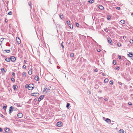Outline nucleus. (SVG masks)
Returning a JSON list of instances; mask_svg holds the SVG:
<instances>
[{"label":"nucleus","mask_w":133,"mask_h":133,"mask_svg":"<svg viewBox=\"0 0 133 133\" xmlns=\"http://www.w3.org/2000/svg\"><path fill=\"white\" fill-rule=\"evenodd\" d=\"M34 88V85L33 84H29V90H32Z\"/></svg>","instance_id":"obj_1"},{"label":"nucleus","mask_w":133,"mask_h":133,"mask_svg":"<svg viewBox=\"0 0 133 133\" xmlns=\"http://www.w3.org/2000/svg\"><path fill=\"white\" fill-rule=\"evenodd\" d=\"M16 40L18 44H19L21 42V40L18 37H16Z\"/></svg>","instance_id":"obj_2"},{"label":"nucleus","mask_w":133,"mask_h":133,"mask_svg":"<svg viewBox=\"0 0 133 133\" xmlns=\"http://www.w3.org/2000/svg\"><path fill=\"white\" fill-rule=\"evenodd\" d=\"M44 97V96L43 95H41L39 97L38 99V101L39 102Z\"/></svg>","instance_id":"obj_3"},{"label":"nucleus","mask_w":133,"mask_h":133,"mask_svg":"<svg viewBox=\"0 0 133 133\" xmlns=\"http://www.w3.org/2000/svg\"><path fill=\"white\" fill-rule=\"evenodd\" d=\"M39 95V94L38 92H36L33 93H32L31 95L32 96L35 97H36L38 96Z\"/></svg>","instance_id":"obj_4"},{"label":"nucleus","mask_w":133,"mask_h":133,"mask_svg":"<svg viewBox=\"0 0 133 133\" xmlns=\"http://www.w3.org/2000/svg\"><path fill=\"white\" fill-rule=\"evenodd\" d=\"M107 40L108 42L110 44H112V41L110 38L109 37L107 38Z\"/></svg>","instance_id":"obj_5"},{"label":"nucleus","mask_w":133,"mask_h":133,"mask_svg":"<svg viewBox=\"0 0 133 133\" xmlns=\"http://www.w3.org/2000/svg\"><path fill=\"white\" fill-rule=\"evenodd\" d=\"M10 59L12 62H14L15 61L16 59V58L14 56H11L10 57Z\"/></svg>","instance_id":"obj_6"},{"label":"nucleus","mask_w":133,"mask_h":133,"mask_svg":"<svg viewBox=\"0 0 133 133\" xmlns=\"http://www.w3.org/2000/svg\"><path fill=\"white\" fill-rule=\"evenodd\" d=\"M62 125V123L61 122H59L57 123V125L58 127H61Z\"/></svg>","instance_id":"obj_7"},{"label":"nucleus","mask_w":133,"mask_h":133,"mask_svg":"<svg viewBox=\"0 0 133 133\" xmlns=\"http://www.w3.org/2000/svg\"><path fill=\"white\" fill-rule=\"evenodd\" d=\"M13 108L14 107L12 106H11L10 107L9 109V114H10L13 111Z\"/></svg>","instance_id":"obj_8"},{"label":"nucleus","mask_w":133,"mask_h":133,"mask_svg":"<svg viewBox=\"0 0 133 133\" xmlns=\"http://www.w3.org/2000/svg\"><path fill=\"white\" fill-rule=\"evenodd\" d=\"M17 116L18 118H21L22 117L23 114L21 113H19L17 114Z\"/></svg>","instance_id":"obj_9"},{"label":"nucleus","mask_w":133,"mask_h":133,"mask_svg":"<svg viewBox=\"0 0 133 133\" xmlns=\"http://www.w3.org/2000/svg\"><path fill=\"white\" fill-rule=\"evenodd\" d=\"M50 91V89H49V88H44V92H48Z\"/></svg>","instance_id":"obj_10"},{"label":"nucleus","mask_w":133,"mask_h":133,"mask_svg":"<svg viewBox=\"0 0 133 133\" xmlns=\"http://www.w3.org/2000/svg\"><path fill=\"white\" fill-rule=\"evenodd\" d=\"M12 88L14 90H15L17 89L18 87L17 85H14L13 86Z\"/></svg>","instance_id":"obj_11"},{"label":"nucleus","mask_w":133,"mask_h":133,"mask_svg":"<svg viewBox=\"0 0 133 133\" xmlns=\"http://www.w3.org/2000/svg\"><path fill=\"white\" fill-rule=\"evenodd\" d=\"M105 121L107 123H110L111 122V120L108 118H107Z\"/></svg>","instance_id":"obj_12"},{"label":"nucleus","mask_w":133,"mask_h":133,"mask_svg":"<svg viewBox=\"0 0 133 133\" xmlns=\"http://www.w3.org/2000/svg\"><path fill=\"white\" fill-rule=\"evenodd\" d=\"M37 81H38L39 80V77L38 76L36 75L35 77L34 78Z\"/></svg>","instance_id":"obj_13"},{"label":"nucleus","mask_w":133,"mask_h":133,"mask_svg":"<svg viewBox=\"0 0 133 133\" xmlns=\"http://www.w3.org/2000/svg\"><path fill=\"white\" fill-rule=\"evenodd\" d=\"M120 23H119V24H124L125 23V21L124 20H122L120 21Z\"/></svg>","instance_id":"obj_14"},{"label":"nucleus","mask_w":133,"mask_h":133,"mask_svg":"<svg viewBox=\"0 0 133 133\" xmlns=\"http://www.w3.org/2000/svg\"><path fill=\"white\" fill-rule=\"evenodd\" d=\"M99 9L101 10H103L104 9V7L103 6L101 5H99Z\"/></svg>","instance_id":"obj_15"},{"label":"nucleus","mask_w":133,"mask_h":133,"mask_svg":"<svg viewBox=\"0 0 133 133\" xmlns=\"http://www.w3.org/2000/svg\"><path fill=\"white\" fill-rule=\"evenodd\" d=\"M5 61H6L8 62H10V59L9 58H5Z\"/></svg>","instance_id":"obj_16"},{"label":"nucleus","mask_w":133,"mask_h":133,"mask_svg":"<svg viewBox=\"0 0 133 133\" xmlns=\"http://www.w3.org/2000/svg\"><path fill=\"white\" fill-rule=\"evenodd\" d=\"M59 17L61 19H62L63 18V16L62 14H61L59 15Z\"/></svg>","instance_id":"obj_17"},{"label":"nucleus","mask_w":133,"mask_h":133,"mask_svg":"<svg viewBox=\"0 0 133 133\" xmlns=\"http://www.w3.org/2000/svg\"><path fill=\"white\" fill-rule=\"evenodd\" d=\"M26 75V73L25 72H23L22 74V76L24 77H25Z\"/></svg>","instance_id":"obj_18"},{"label":"nucleus","mask_w":133,"mask_h":133,"mask_svg":"<svg viewBox=\"0 0 133 133\" xmlns=\"http://www.w3.org/2000/svg\"><path fill=\"white\" fill-rule=\"evenodd\" d=\"M128 55V57H132L133 56V54L132 53H130Z\"/></svg>","instance_id":"obj_19"},{"label":"nucleus","mask_w":133,"mask_h":133,"mask_svg":"<svg viewBox=\"0 0 133 133\" xmlns=\"http://www.w3.org/2000/svg\"><path fill=\"white\" fill-rule=\"evenodd\" d=\"M107 18L108 20H110L111 19V16L110 15H108L107 16Z\"/></svg>","instance_id":"obj_20"},{"label":"nucleus","mask_w":133,"mask_h":133,"mask_svg":"<svg viewBox=\"0 0 133 133\" xmlns=\"http://www.w3.org/2000/svg\"><path fill=\"white\" fill-rule=\"evenodd\" d=\"M7 107V105L5 104L4 106H3V108L4 110H5Z\"/></svg>","instance_id":"obj_21"},{"label":"nucleus","mask_w":133,"mask_h":133,"mask_svg":"<svg viewBox=\"0 0 133 133\" xmlns=\"http://www.w3.org/2000/svg\"><path fill=\"white\" fill-rule=\"evenodd\" d=\"M69 26L70 28L71 29H72L73 28V25L72 24H70L69 25Z\"/></svg>","instance_id":"obj_22"},{"label":"nucleus","mask_w":133,"mask_h":133,"mask_svg":"<svg viewBox=\"0 0 133 133\" xmlns=\"http://www.w3.org/2000/svg\"><path fill=\"white\" fill-rule=\"evenodd\" d=\"M109 80L108 78H105L104 80V82L105 83H107L108 82Z\"/></svg>","instance_id":"obj_23"},{"label":"nucleus","mask_w":133,"mask_h":133,"mask_svg":"<svg viewBox=\"0 0 133 133\" xmlns=\"http://www.w3.org/2000/svg\"><path fill=\"white\" fill-rule=\"evenodd\" d=\"M119 133H124V131L123 129L120 130H119Z\"/></svg>","instance_id":"obj_24"},{"label":"nucleus","mask_w":133,"mask_h":133,"mask_svg":"<svg viewBox=\"0 0 133 133\" xmlns=\"http://www.w3.org/2000/svg\"><path fill=\"white\" fill-rule=\"evenodd\" d=\"M88 2L91 3H92L94 2L93 0H89L88 1Z\"/></svg>","instance_id":"obj_25"},{"label":"nucleus","mask_w":133,"mask_h":133,"mask_svg":"<svg viewBox=\"0 0 133 133\" xmlns=\"http://www.w3.org/2000/svg\"><path fill=\"white\" fill-rule=\"evenodd\" d=\"M70 105V104L69 103H67L66 104V107L68 109H69V106Z\"/></svg>","instance_id":"obj_26"},{"label":"nucleus","mask_w":133,"mask_h":133,"mask_svg":"<svg viewBox=\"0 0 133 133\" xmlns=\"http://www.w3.org/2000/svg\"><path fill=\"white\" fill-rule=\"evenodd\" d=\"M110 83L111 85H113L114 83L113 81L112 80H111L110 82Z\"/></svg>","instance_id":"obj_27"},{"label":"nucleus","mask_w":133,"mask_h":133,"mask_svg":"<svg viewBox=\"0 0 133 133\" xmlns=\"http://www.w3.org/2000/svg\"><path fill=\"white\" fill-rule=\"evenodd\" d=\"M74 54L73 53H71L70 54V56L71 57H74Z\"/></svg>","instance_id":"obj_28"},{"label":"nucleus","mask_w":133,"mask_h":133,"mask_svg":"<svg viewBox=\"0 0 133 133\" xmlns=\"http://www.w3.org/2000/svg\"><path fill=\"white\" fill-rule=\"evenodd\" d=\"M3 39H4L3 38H2L1 39H0V44H1V43H2L1 42H2V41H3Z\"/></svg>","instance_id":"obj_29"},{"label":"nucleus","mask_w":133,"mask_h":133,"mask_svg":"<svg viewBox=\"0 0 133 133\" xmlns=\"http://www.w3.org/2000/svg\"><path fill=\"white\" fill-rule=\"evenodd\" d=\"M1 71L2 72L3 71L5 72V69L4 68H2L1 69Z\"/></svg>","instance_id":"obj_30"},{"label":"nucleus","mask_w":133,"mask_h":133,"mask_svg":"<svg viewBox=\"0 0 133 133\" xmlns=\"http://www.w3.org/2000/svg\"><path fill=\"white\" fill-rule=\"evenodd\" d=\"M113 64L114 65H115L116 64V61L115 60H114L113 61Z\"/></svg>","instance_id":"obj_31"},{"label":"nucleus","mask_w":133,"mask_h":133,"mask_svg":"<svg viewBox=\"0 0 133 133\" xmlns=\"http://www.w3.org/2000/svg\"><path fill=\"white\" fill-rule=\"evenodd\" d=\"M11 80L13 82H14L15 81V79L13 78H11Z\"/></svg>","instance_id":"obj_32"},{"label":"nucleus","mask_w":133,"mask_h":133,"mask_svg":"<svg viewBox=\"0 0 133 133\" xmlns=\"http://www.w3.org/2000/svg\"><path fill=\"white\" fill-rule=\"evenodd\" d=\"M28 4H29V5L30 6V8H31V3L30 2H28Z\"/></svg>","instance_id":"obj_33"},{"label":"nucleus","mask_w":133,"mask_h":133,"mask_svg":"<svg viewBox=\"0 0 133 133\" xmlns=\"http://www.w3.org/2000/svg\"><path fill=\"white\" fill-rule=\"evenodd\" d=\"M117 45L118 46H121V44L119 42H118L117 43Z\"/></svg>","instance_id":"obj_34"},{"label":"nucleus","mask_w":133,"mask_h":133,"mask_svg":"<svg viewBox=\"0 0 133 133\" xmlns=\"http://www.w3.org/2000/svg\"><path fill=\"white\" fill-rule=\"evenodd\" d=\"M28 74L30 75H31L32 74V71L31 70H29L28 71Z\"/></svg>","instance_id":"obj_35"},{"label":"nucleus","mask_w":133,"mask_h":133,"mask_svg":"<svg viewBox=\"0 0 133 133\" xmlns=\"http://www.w3.org/2000/svg\"><path fill=\"white\" fill-rule=\"evenodd\" d=\"M4 51H5L7 53H9L10 52V50H4Z\"/></svg>","instance_id":"obj_36"},{"label":"nucleus","mask_w":133,"mask_h":133,"mask_svg":"<svg viewBox=\"0 0 133 133\" xmlns=\"http://www.w3.org/2000/svg\"><path fill=\"white\" fill-rule=\"evenodd\" d=\"M29 85L28 84H26L25 85V87L26 88H28V89H29Z\"/></svg>","instance_id":"obj_37"},{"label":"nucleus","mask_w":133,"mask_h":133,"mask_svg":"<svg viewBox=\"0 0 133 133\" xmlns=\"http://www.w3.org/2000/svg\"><path fill=\"white\" fill-rule=\"evenodd\" d=\"M130 42L131 43H133V39H130Z\"/></svg>","instance_id":"obj_38"},{"label":"nucleus","mask_w":133,"mask_h":133,"mask_svg":"<svg viewBox=\"0 0 133 133\" xmlns=\"http://www.w3.org/2000/svg\"><path fill=\"white\" fill-rule=\"evenodd\" d=\"M67 24L68 25H69V24H70V22L69 21H67L66 22Z\"/></svg>","instance_id":"obj_39"},{"label":"nucleus","mask_w":133,"mask_h":133,"mask_svg":"<svg viewBox=\"0 0 133 133\" xmlns=\"http://www.w3.org/2000/svg\"><path fill=\"white\" fill-rule=\"evenodd\" d=\"M119 68L118 66H117L115 68V69L116 70H118L119 69Z\"/></svg>","instance_id":"obj_40"},{"label":"nucleus","mask_w":133,"mask_h":133,"mask_svg":"<svg viewBox=\"0 0 133 133\" xmlns=\"http://www.w3.org/2000/svg\"><path fill=\"white\" fill-rule=\"evenodd\" d=\"M118 57L120 59H121L122 58H121V56L120 55H118Z\"/></svg>","instance_id":"obj_41"},{"label":"nucleus","mask_w":133,"mask_h":133,"mask_svg":"<svg viewBox=\"0 0 133 133\" xmlns=\"http://www.w3.org/2000/svg\"><path fill=\"white\" fill-rule=\"evenodd\" d=\"M76 26L77 27H78L79 26V23H76Z\"/></svg>","instance_id":"obj_42"},{"label":"nucleus","mask_w":133,"mask_h":133,"mask_svg":"<svg viewBox=\"0 0 133 133\" xmlns=\"http://www.w3.org/2000/svg\"><path fill=\"white\" fill-rule=\"evenodd\" d=\"M15 73H14V72H13L12 73V75L13 77H15Z\"/></svg>","instance_id":"obj_43"},{"label":"nucleus","mask_w":133,"mask_h":133,"mask_svg":"<svg viewBox=\"0 0 133 133\" xmlns=\"http://www.w3.org/2000/svg\"><path fill=\"white\" fill-rule=\"evenodd\" d=\"M23 68L24 69H26V66L25 65H24L23 66Z\"/></svg>","instance_id":"obj_44"},{"label":"nucleus","mask_w":133,"mask_h":133,"mask_svg":"<svg viewBox=\"0 0 133 133\" xmlns=\"http://www.w3.org/2000/svg\"><path fill=\"white\" fill-rule=\"evenodd\" d=\"M120 8L119 6L117 7L116 8V9L118 10H120Z\"/></svg>","instance_id":"obj_45"},{"label":"nucleus","mask_w":133,"mask_h":133,"mask_svg":"<svg viewBox=\"0 0 133 133\" xmlns=\"http://www.w3.org/2000/svg\"><path fill=\"white\" fill-rule=\"evenodd\" d=\"M6 46H9L10 45L9 43H7L6 44Z\"/></svg>","instance_id":"obj_46"},{"label":"nucleus","mask_w":133,"mask_h":133,"mask_svg":"<svg viewBox=\"0 0 133 133\" xmlns=\"http://www.w3.org/2000/svg\"><path fill=\"white\" fill-rule=\"evenodd\" d=\"M17 104V106L18 107H20L21 106V105H20V104Z\"/></svg>","instance_id":"obj_47"},{"label":"nucleus","mask_w":133,"mask_h":133,"mask_svg":"<svg viewBox=\"0 0 133 133\" xmlns=\"http://www.w3.org/2000/svg\"><path fill=\"white\" fill-rule=\"evenodd\" d=\"M128 104L129 105H132V103L130 102H129L128 103Z\"/></svg>","instance_id":"obj_48"},{"label":"nucleus","mask_w":133,"mask_h":133,"mask_svg":"<svg viewBox=\"0 0 133 133\" xmlns=\"http://www.w3.org/2000/svg\"><path fill=\"white\" fill-rule=\"evenodd\" d=\"M104 31L106 32H107L108 31V30H107V28H105L104 29Z\"/></svg>","instance_id":"obj_49"},{"label":"nucleus","mask_w":133,"mask_h":133,"mask_svg":"<svg viewBox=\"0 0 133 133\" xmlns=\"http://www.w3.org/2000/svg\"><path fill=\"white\" fill-rule=\"evenodd\" d=\"M12 12L11 11H10L8 13V14L9 15H10L11 14Z\"/></svg>","instance_id":"obj_50"},{"label":"nucleus","mask_w":133,"mask_h":133,"mask_svg":"<svg viewBox=\"0 0 133 133\" xmlns=\"http://www.w3.org/2000/svg\"><path fill=\"white\" fill-rule=\"evenodd\" d=\"M37 98H35L34 99V101H35V102H36L37 101Z\"/></svg>","instance_id":"obj_51"},{"label":"nucleus","mask_w":133,"mask_h":133,"mask_svg":"<svg viewBox=\"0 0 133 133\" xmlns=\"http://www.w3.org/2000/svg\"><path fill=\"white\" fill-rule=\"evenodd\" d=\"M63 42H62V44H61V46H62V47L63 48H64V45L63 44Z\"/></svg>","instance_id":"obj_52"},{"label":"nucleus","mask_w":133,"mask_h":133,"mask_svg":"<svg viewBox=\"0 0 133 133\" xmlns=\"http://www.w3.org/2000/svg\"><path fill=\"white\" fill-rule=\"evenodd\" d=\"M97 51L98 52H100L101 51V50L100 49H98L97 50Z\"/></svg>","instance_id":"obj_53"},{"label":"nucleus","mask_w":133,"mask_h":133,"mask_svg":"<svg viewBox=\"0 0 133 133\" xmlns=\"http://www.w3.org/2000/svg\"><path fill=\"white\" fill-rule=\"evenodd\" d=\"M4 15L3 14H0V16H1L2 17H3Z\"/></svg>","instance_id":"obj_54"},{"label":"nucleus","mask_w":133,"mask_h":133,"mask_svg":"<svg viewBox=\"0 0 133 133\" xmlns=\"http://www.w3.org/2000/svg\"><path fill=\"white\" fill-rule=\"evenodd\" d=\"M118 83L119 84L121 85L123 84L122 83L119 82H118Z\"/></svg>","instance_id":"obj_55"},{"label":"nucleus","mask_w":133,"mask_h":133,"mask_svg":"<svg viewBox=\"0 0 133 133\" xmlns=\"http://www.w3.org/2000/svg\"><path fill=\"white\" fill-rule=\"evenodd\" d=\"M124 25V26H125V27H127V28H129V29H131L130 28V27H129L128 26H127V25Z\"/></svg>","instance_id":"obj_56"},{"label":"nucleus","mask_w":133,"mask_h":133,"mask_svg":"<svg viewBox=\"0 0 133 133\" xmlns=\"http://www.w3.org/2000/svg\"><path fill=\"white\" fill-rule=\"evenodd\" d=\"M8 20L6 19H5V23H7L8 22Z\"/></svg>","instance_id":"obj_57"},{"label":"nucleus","mask_w":133,"mask_h":133,"mask_svg":"<svg viewBox=\"0 0 133 133\" xmlns=\"http://www.w3.org/2000/svg\"><path fill=\"white\" fill-rule=\"evenodd\" d=\"M2 131V128L0 127V132H1Z\"/></svg>","instance_id":"obj_58"},{"label":"nucleus","mask_w":133,"mask_h":133,"mask_svg":"<svg viewBox=\"0 0 133 133\" xmlns=\"http://www.w3.org/2000/svg\"><path fill=\"white\" fill-rule=\"evenodd\" d=\"M94 71H95V72H98V70H97V69H95L94 70Z\"/></svg>","instance_id":"obj_59"},{"label":"nucleus","mask_w":133,"mask_h":133,"mask_svg":"<svg viewBox=\"0 0 133 133\" xmlns=\"http://www.w3.org/2000/svg\"><path fill=\"white\" fill-rule=\"evenodd\" d=\"M5 131H6V130H7L8 129V130H9V128H5Z\"/></svg>","instance_id":"obj_60"},{"label":"nucleus","mask_w":133,"mask_h":133,"mask_svg":"<svg viewBox=\"0 0 133 133\" xmlns=\"http://www.w3.org/2000/svg\"><path fill=\"white\" fill-rule=\"evenodd\" d=\"M27 62V61L26 60H24V63H26Z\"/></svg>","instance_id":"obj_61"},{"label":"nucleus","mask_w":133,"mask_h":133,"mask_svg":"<svg viewBox=\"0 0 133 133\" xmlns=\"http://www.w3.org/2000/svg\"><path fill=\"white\" fill-rule=\"evenodd\" d=\"M112 28L113 29H114V30H116V28L114 27H112Z\"/></svg>","instance_id":"obj_62"},{"label":"nucleus","mask_w":133,"mask_h":133,"mask_svg":"<svg viewBox=\"0 0 133 133\" xmlns=\"http://www.w3.org/2000/svg\"><path fill=\"white\" fill-rule=\"evenodd\" d=\"M104 100H105V101H107L108 100V99L107 98H105L104 99Z\"/></svg>","instance_id":"obj_63"},{"label":"nucleus","mask_w":133,"mask_h":133,"mask_svg":"<svg viewBox=\"0 0 133 133\" xmlns=\"http://www.w3.org/2000/svg\"><path fill=\"white\" fill-rule=\"evenodd\" d=\"M98 92L99 93H101L102 92V91L101 90H100Z\"/></svg>","instance_id":"obj_64"}]
</instances>
